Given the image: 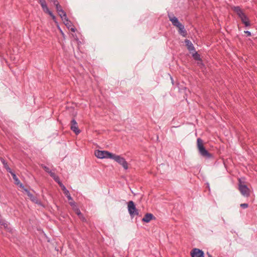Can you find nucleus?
<instances>
[{
    "label": "nucleus",
    "instance_id": "obj_1",
    "mask_svg": "<svg viewBox=\"0 0 257 257\" xmlns=\"http://www.w3.org/2000/svg\"><path fill=\"white\" fill-rule=\"evenodd\" d=\"M197 146L200 154L203 157L210 159L212 157V155L208 152L205 148L203 140L201 138H198L197 140Z\"/></svg>",
    "mask_w": 257,
    "mask_h": 257
},
{
    "label": "nucleus",
    "instance_id": "obj_2",
    "mask_svg": "<svg viewBox=\"0 0 257 257\" xmlns=\"http://www.w3.org/2000/svg\"><path fill=\"white\" fill-rule=\"evenodd\" d=\"M233 10L236 13V14L238 16V17L241 19V22L243 24L246 26L248 27L250 25V23L248 20V18L245 15V14L243 12L239 7H234L233 8Z\"/></svg>",
    "mask_w": 257,
    "mask_h": 257
},
{
    "label": "nucleus",
    "instance_id": "obj_3",
    "mask_svg": "<svg viewBox=\"0 0 257 257\" xmlns=\"http://www.w3.org/2000/svg\"><path fill=\"white\" fill-rule=\"evenodd\" d=\"M238 189L241 194L245 197H248L250 195V190L247 186L242 182L240 179H238Z\"/></svg>",
    "mask_w": 257,
    "mask_h": 257
},
{
    "label": "nucleus",
    "instance_id": "obj_4",
    "mask_svg": "<svg viewBox=\"0 0 257 257\" xmlns=\"http://www.w3.org/2000/svg\"><path fill=\"white\" fill-rule=\"evenodd\" d=\"M95 156L99 159H111L113 154L106 151L96 150L94 152Z\"/></svg>",
    "mask_w": 257,
    "mask_h": 257
},
{
    "label": "nucleus",
    "instance_id": "obj_5",
    "mask_svg": "<svg viewBox=\"0 0 257 257\" xmlns=\"http://www.w3.org/2000/svg\"><path fill=\"white\" fill-rule=\"evenodd\" d=\"M127 209L132 218L139 215V210L137 209L135 203L133 201H130L127 202Z\"/></svg>",
    "mask_w": 257,
    "mask_h": 257
},
{
    "label": "nucleus",
    "instance_id": "obj_6",
    "mask_svg": "<svg viewBox=\"0 0 257 257\" xmlns=\"http://www.w3.org/2000/svg\"><path fill=\"white\" fill-rule=\"evenodd\" d=\"M111 159L114 160L119 165H121L124 169L127 170L128 169V163L124 158L121 157L120 156L116 155L113 154Z\"/></svg>",
    "mask_w": 257,
    "mask_h": 257
},
{
    "label": "nucleus",
    "instance_id": "obj_7",
    "mask_svg": "<svg viewBox=\"0 0 257 257\" xmlns=\"http://www.w3.org/2000/svg\"><path fill=\"white\" fill-rule=\"evenodd\" d=\"M204 252L199 248H193L191 251L192 257H204Z\"/></svg>",
    "mask_w": 257,
    "mask_h": 257
},
{
    "label": "nucleus",
    "instance_id": "obj_8",
    "mask_svg": "<svg viewBox=\"0 0 257 257\" xmlns=\"http://www.w3.org/2000/svg\"><path fill=\"white\" fill-rule=\"evenodd\" d=\"M169 18L172 25L177 28L182 24L181 23H180L178 19L173 15H169Z\"/></svg>",
    "mask_w": 257,
    "mask_h": 257
},
{
    "label": "nucleus",
    "instance_id": "obj_9",
    "mask_svg": "<svg viewBox=\"0 0 257 257\" xmlns=\"http://www.w3.org/2000/svg\"><path fill=\"white\" fill-rule=\"evenodd\" d=\"M156 217L150 213H146L142 219V221L146 223L149 222L151 220H155Z\"/></svg>",
    "mask_w": 257,
    "mask_h": 257
},
{
    "label": "nucleus",
    "instance_id": "obj_10",
    "mask_svg": "<svg viewBox=\"0 0 257 257\" xmlns=\"http://www.w3.org/2000/svg\"><path fill=\"white\" fill-rule=\"evenodd\" d=\"M185 43L187 47V49L190 52H195V49L193 46V44L189 40L186 39L185 40Z\"/></svg>",
    "mask_w": 257,
    "mask_h": 257
},
{
    "label": "nucleus",
    "instance_id": "obj_11",
    "mask_svg": "<svg viewBox=\"0 0 257 257\" xmlns=\"http://www.w3.org/2000/svg\"><path fill=\"white\" fill-rule=\"evenodd\" d=\"M179 33L183 37H186L187 35V32L185 29L184 26L181 24L180 26L178 27Z\"/></svg>",
    "mask_w": 257,
    "mask_h": 257
},
{
    "label": "nucleus",
    "instance_id": "obj_12",
    "mask_svg": "<svg viewBox=\"0 0 257 257\" xmlns=\"http://www.w3.org/2000/svg\"><path fill=\"white\" fill-rule=\"evenodd\" d=\"M63 22H64V24L66 26V27L68 28V29H70V30L72 31V32H74L75 31V29L73 27H72V23L68 19V18H67L66 19H64L63 20Z\"/></svg>",
    "mask_w": 257,
    "mask_h": 257
},
{
    "label": "nucleus",
    "instance_id": "obj_13",
    "mask_svg": "<svg viewBox=\"0 0 257 257\" xmlns=\"http://www.w3.org/2000/svg\"><path fill=\"white\" fill-rule=\"evenodd\" d=\"M10 173L12 175L13 179L15 181V184H17V185H19L20 184V187L21 188H24V186L23 185V184L22 183H20V181L19 180V179L18 178V177H17V176L15 174V173L14 172H13V171H12L11 173Z\"/></svg>",
    "mask_w": 257,
    "mask_h": 257
},
{
    "label": "nucleus",
    "instance_id": "obj_14",
    "mask_svg": "<svg viewBox=\"0 0 257 257\" xmlns=\"http://www.w3.org/2000/svg\"><path fill=\"white\" fill-rule=\"evenodd\" d=\"M2 163H3L4 168L6 169L8 172L11 173L12 170L9 167L8 163L3 158H1V159Z\"/></svg>",
    "mask_w": 257,
    "mask_h": 257
},
{
    "label": "nucleus",
    "instance_id": "obj_15",
    "mask_svg": "<svg viewBox=\"0 0 257 257\" xmlns=\"http://www.w3.org/2000/svg\"><path fill=\"white\" fill-rule=\"evenodd\" d=\"M41 7H42L43 10L44 11V12L48 14L49 15H51V12L48 9L46 3L41 5Z\"/></svg>",
    "mask_w": 257,
    "mask_h": 257
},
{
    "label": "nucleus",
    "instance_id": "obj_16",
    "mask_svg": "<svg viewBox=\"0 0 257 257\" xmlns=\"http://www.w3.org/2000/svg\"><path fill=\"white\" fill-rule=\"evenodd\" d=\"M24 190L27 193L30 199L32 201H34L35 200V196L27 189H24Z\"/></svg>",
    "mask_w": 257,
    "mask_h": 257
},
{
    "label": "nucleus",
    "instance_id": "obj_17",
    "mask_svg": "<svg viewBox=\"0 0 257 257\" xmlns=\"http://www.w3.org/2000/svg\"><path fill=\"white\" fill-rule=\"evenodd\" d=\"M58 14L63 21L67 18L66 13L63 10L59 12Z\"/></svg>",
    "mask_w": 257,
    "mask_h": 257
},
{
    "label": "nucleus",
    "instance_id": "obj_18",
    "mask_svg": "<svg viewBox=\"0 0 257 257\" xmlns=\"http://www.w3.org/2000/svg\"><path fill=\"white\" fill-rule=\"evenodd\" d=\"M70 128H78L77 123L74 119L72 120L71 121Z\"/></svg>",
    "mask_w": 257,
    "mask_h": 257
},
{
    "label": "nucleus",
    "instance_id": "obj_19",
    "mask_svg": "<svg viewBox=\"0 0 257 257\" xmlns=\"http://www.w3.org/2000/svg\"><path fill=\"white\" fill-rule=\"evenodd\" d=\"M65 195L66 196L68 200H72V198L71 196V195L69 192V191L67 189L65 191L63 192Z\"/></svg>",
    "mask_w": 257,
    "mask_h": 257
},
{
    "label": "nucleus",
    "instance_id": "obj_20",
    "mask_svg": "<svg viewBox=\"0 0 257 257\" xmlns=\"http://www.w3.org/2000/svg\"><path fill=\"white\" fill-rule=\"evenodd\" d=\"M41 167L45 170V171L47 172L48 174L51 171L48 167L46 166L43 164L41 165Z\"/></svg>",
    "mask_w": 257,
    "mask_h": 257
},
{
    "label": "nucleus",
    "instance_id": "obj_21",
    "mask_svg": "<svg viewBox=\"0 0 257 257\" xmlns=\"http://www.w3.org/2000/svg\"><path fill=\"white\" fill-rule=\"evenodd\" d=\"M55 6V7H56V10H57V11L58 13L59 12H60L61 11H62V8H61V6L59 5V3H58V4H56Z\"/></svg>",
    "mask_w": 257,
    "mask_h": 257
},
{
    "label": "nucleus",
    "instance_id": "obj_22",
    "mask_svg": "<svg viewBox=\"0 0 257 257\" xmlns=\"http://www.w3.org/2000/svg\"><path fill=\"white\" fill-rule=\"evenodd\" d=\"M56 182H57L59 185H60L62 182L60 180V178L58 176H56L54 179H53Z\"/></svg>",
    "mask_w": 257,
    "mask_h": 257
},
{
    "label": "nucleus",
    "instance_id": "obj_23",
    "mask_svg": "<svg viewBox=\"0 0 257 257\" xmlns=\"http://www.w3.org/2000/svg\"><path fill=\"white\" fill-rule=\"evenodd\" d=\"M193 56L195 60H199L200 59V56L195 51V53L193 54Z\"/></svg>",
    "mask_w": 257,
    "mask_h": 257
},
{
    "label": "nucleus",
    "instance_id": "obj_24",
    "mask_svg": "<svg viewBox=\"0 0 257 257\" xmlns=\"http://www.w3.org/2000/svg\"><path fill=\"white\" fill-rule=\"evenodd\" d=\"M69 204L73 207H74V206H76V205H75V202L73 201V200H69Z\"/></svg>",
    "mask_w": 257,
    "mask_h": 257
},
{
    "label": "nucleus",
    "instance_id": "obj_25",
    "mask_svg": "<svg viewBox=\"0 0 257 257\" xmlns=\"http://www.w3.org/2000/svg\"><path fill=\"white\" fill-rule=\"evenodd\" d=\"M240 206L241 208L245 209L248 207V204L247 203H242Z\"/></svg>",
    "mask_w": 257,
    "mask_h": 257
},
{
    "label": "nucleus",
    "instance_id": "obj_26",
    "mask_svg": "<svg viewBox=\"0 0 257 257\" xmlns=\"http://www.w3.org/2000/svg\"><path fill=\"white\" fill-rule=\"evenodd\" d=\"M79 217L81 219V220L83 222L86 221V218H85V217L83 216V215L82 214H81V215H80L79 216Z\"/></svg>",
    "mask_w": 257,
    "mask_h": 257
},
{
    "label": "nucleus",
    "instance_id": "obj_27",
    "mask_svg": "<svg viewBox=\"0 0 257 257\" xmlns=\"http://www.w3.org/2000/svg\"><path fill=\"white\" fill-rule=\"evenodd\" d=\"M59 186L61 187V188L62 189V190H63V191H65V190H67L66 188L65 187V186L62 184V183H61L60 185H59Z\"/></svg>",
    "mask_w": 257,
    "mask_h": 257
},
{
    "label": "nucleus",
    "instance_id": "obj_28",
    "mask_svg": "<svg viewBox=\"0 0 257 257\" xmlns=\"http://www.w3.org/2000/svg\"><path fill=\"white\" fill-rule=\"evenodd\" d=\"M49 174L52 178H53V179H54L57 176L54 172L52 171L50 172Z\"/></svg>",
    "mask_w": 257,
    "mask_h": 257
},
{
    "label": "nucleus",
    "instance_id": "obj_29",
    "mask_svg": "<svg viewBox=\"0 0 257 257\" xmlns=\"http://www.w3.org/2000/svg\"><path fill=\"white\" fill-rule=\"evenodd\" d=\"M75 212L77 214V215L79 216L80 215H81L82 213L80 210L78 208H77L76 210H75Z\"/></svg>",
    "mask_w": 257,
    "mask_h": 257
},
{
    "label": "nucleus",
    "instance_id": "obj_30",
    "mask_svg": "<svg viewBox=\"0 0 257 257\" xmlns=\"http://www.w3.org/2000/svg\"><path fill=\"white\" fill-rule=\"evenodd\" d=\"M76 135H78L81 132V130H72Z\"/></svg>",
    "mask_w": 257,
    "mask_h": 257
},
{
    "label": "nucleus",
    "instance_id": "obj_31",
    "mask_svg": "<svg viewBox=\"0 0 257 257\" xmlns=\"http://www.w3.org/2000/svg\"><path fill=\"white\" fill-rule=\"evenodd\" d=\"M50 1L52 2L54 5L58 3L57 0H50Z\"/></svg>",
    "mask_w": 257,
    "mask_h": 257
},
{
    "label": "nucleus",
    "instance_id": "obj_32",
    "mask_svg": "<svg viewBox=\"0 0 257 257\" xmlns=\"http://www.w3.org/2000/svg\"><path fill=\"white\" fill-rule=\"evenodd\" d=\"M39 1L41 6L46 3L45 0H39Z\"/></svg>",
    "mask_w": 257,
    "mask_h": 257
},
{
    "label": "nucleus",
    "instance_id": "obj_33",
    "mask_svg": "<svg viewBox=\"0 0 257 257\" xmlns=\"http://www.w3.org/2000/svg\"><path fill=\"white\" fill-rule=\"evenodd\" d=\"M244 33L247 34V36H251V33L249 31H244Z\"/></svg>",
    "mask_w": 257,
    "mask_h": 257
},
{
    "label": "nucleus",
    "instance_id": "obj_34",
    "mask_svg": "<svg viewBox=\"0 0 257 257\" xmlns=\"http://www.w3.org/2000/svg\"><path fill=\"white\" fill-rule=\"evenodd\" d=\"M2 225L4 226V227L5 228H7V227H8V224H7L6 222H4V223H3V224H2Z\"/></svg>",
    "mask_w": 257,
    "mask_h": 257
},
{
    "label": "nucleus",
    "instance_id": "obj_35",
    "mask_svg": "<svg viewBox=\"0 0 257 257\" xmlns=\"http://www.w3.org/2000/svg\"><path fill=\"white\" fill-rule=\"evenodd\" d=\"M53 19V20H55L56 18H55V16L53 14V13L51 12V15H49Z\"/></svg>",
    "mask_w": 257,
    "mask_h": 257
},
{
    "label": "nucleus",
    "instance_id": "obj_36",
    "mask_svg": "<svg viewBox=\"0 0 257 257\" xmlns=\"http://www.w3.org/2000/svg\"><path fill=\"white\" fill-rule=\"evenodd\" d=\"M5 221H3L2 219L0 218V224L2 225L3 223H4Z\"/></svg>",
    "mask_w": 257,
    "mask_h": 257
},
{
    "label": "nucleus",
    "instance_id": "obj_37",
    "mask_svg": "<svg viewBox=\"0 0 257 257\" xmlns=\"http://www.w3.org/2000/svg\"><path fill=\"white\" fill-rule=\"evenodd\" d=\"M207 254L208 257H212V256L210 254H209L208 252H207Z\"/></svg>",
    "mask_w": 257,
    "mask_h": 257
}]
</instances>
